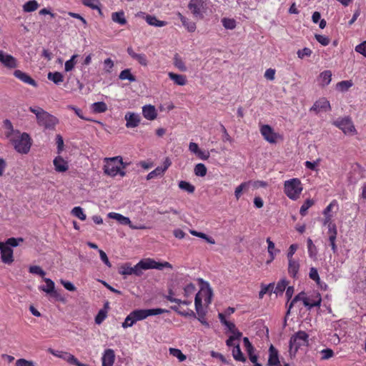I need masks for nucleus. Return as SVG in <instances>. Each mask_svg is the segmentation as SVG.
Instances as JSON below:
<instances>
[{"mask_svg": "<svg viewBox=\"0 0 366 366\" xmlns=\"http://www.w3.org/2000/svg\"><path fill=\"white\" fill-rule=\"evenodd\" d=\"M3 128L6 139L12 144L16 152L21 154H26L29 152L32 141L27 133H21L19 130L14 129L9 119L4 121Z\"/></svg>", "mask_w": 366, "mask_h": 366, "instance_id": "f257e3e1", "label": "nucleus"}, {"mask_svg": "<svg viewBox=\"0 0 366 366\" xmlns=\"http://www.w3.org/2000/svg\"><path fill=\"white\" fill-rule=\"evenodd\" d=\"M106 164L104 166V172L106 174L115 177L119 174L122 177L125 175V172L121 171L124 168L122 158L119 156L114 157H107L104 159Z\"/></svg>", "mask_w": 366, "mask_h": 366, "instance_id": "f03ea898", "label": "nucleus"}, {"mask_svg": "<svg viewBox=\"0 0 366 366\" xmlns=\"http://www.w3.org/2000/svg\"><path fill=\"white\" fill-rule=\"evenodd\" d=\"M302 189L301 181L297 178L290 179L284 183V192L292 200L299 199Z\"/></svg>", "mask_w": 366, "mask_h": 366, "instance_id": "7ed1b4c3", "label": "nucleus"}, {"mask_svg": "<svg viewBox=\"0 0 366 366\" xmlns=\"http://www.w3.org/2000/svg\"><path fill=\"white\" fill-rule=\"evenodd\" d=\"M309 335L305 331H299L294 334L290 340L289 352L291 357L295 356L298 349L308 345Z\"/></svg>", "mask_w": 366, "mask_h": 366, "instance_id": "20e7f679", "label": "nucleus"}, {"mask_svg": "<svg viewBox=\"0 0 366 366\" xmlns=\"http://www.w3.org/2000/svg\"><path fill=\"white\" fill-rule=\"evenodd\" d=\"M200 293L204 294L205 296L204 301L207 304L211 303L213 295L212 290L209 287V285L207 282H205L204 285L202 287L200 292L196 295L194 300L195 309L199 316L204 315Z\"/></svg>", "mask_w": 366, "mask_h": 366, "instance_id": "39448f33", "label": "nucleus"}, {"mask_svg": "<svg viewBox=\"0 0 366 366\" xmlns=\"http://www.w3.org/2000/svg\"><path fill=\"white\" fill-rule=\"evenodd\" d=\"M188 9L196 19H203L207 9V0H189Z\"/></svg>", "mask_w": 366, "mask_h": 366, "instance_id": "423d86ee", "label": "nucleus"}, {"mask_svg": "<svg viewBox=\"0 0 366 366\" xmlns=\"http://www.w3.org/2000/svg\"><path fill=\"white\" fill-rule=\"evenodd\" d=\"M139 266L142 267L143 270L157 269L162 270L164 268L172 269V265L167 262H157L154 259L151 258H146L139 262Z\"/></svg>", "mask_w": 366, "mask_h": 366, "instance_id": "0eeeda50", "label": "nucleus"}, {"mask_svg": "<svg viewBox=\"0 0 366 366\" xmlns=\"http://www.w3.org/2000/svg\"><path fill=\"white\" fill-rule=\"evenodd\" d=\"M167 310L161 308L135 310L132 314L136 322L143 320L149 316L158 315L166 312Z\"/></svg>", "mask_w": 366, "mask_h": 366, "instance_id": "6e6552de", "label": "nucleus"}, {"mask_svg": "<svg viewBox=\"0 0 366 366\" xmlns=\"http://www.w3.org/2000/svg\"><path fill=\"white\" fill-rule=\"evenodd\" d=\"M297 301H302L305 307H307L308 309H311L314 307H318L320 305L321 297H317V300H315L312 302H309V297H306L305 293L304 292H300L291 301L288 307V313L290 312L291 308L294 306L295 303L297 302Z\"/></svg>", "mask_w": 366, "mask_h": 366, "instance_id": "1a4fd4ad", "label": "nucleus"}, {"mask_svg": "<svg viewBox=\"0 0 366 366\" xmlns=\"http://www.w3.org/2000/svg\"><path fill=\"white\" fill-rule=\"evenodd\" d=\"M334 124L345 134L354 135L356 134L355 126L349 117L338 119L334 122Z\"/></svg>", "mask_w": 366, "mask_h": 366, "instance_id": "9d476101", "label": "nucleus"}, {"mask_svg": "<svg viewBox=\"0 0 366 366\" xmlns=\"http://www.w3.org/2000/svg\"><path fill=\"white\" fill-rule=\"evenodd\" d=\"M48 351L54 356L63 359L69 364L75 365L76 366H89L88 365L80 362L76 357H75L73 355L69 352H59L57 350H54L51 348H49Z\"/></svg>", "mask_w": 366, "mask_h": 366, "instance_id": "9b49d317", "label": "nucleus"}, {"mask_svg": "<svg viewBox=\"0 0 366 366\" xmlns=\"http://www.w3.org/2000/svg\"><path fill=\"white\" fill-rule=\"evenodd\" d=\"M335 207H337L338 204L336 200H332L323 211L325 217L322 222L325 226L327 225L328 229L330 228L331 225H335V224L332 221V214H331V212Z\"/></svg>", "mask_w": 366, "mask_h": 366, "instance_id": "f8f14e48", "label": "nucleus"}, {"mask_svg": "<svg viewBox=\"0 0 366 366\" xmlns=\"http://www.w3.org/2000/svg\"><path fill=\"white\" fill-rule=\"evenodd\" d=\"M37 122L40 126H43L46 129H51L56 124L57 119L55 117L46 112L45 113H43V115H41Z\"/></svg>", "mask_w": 366, "mask_h": 366, "instance_id": "ddd939ff", "label": "nucleus"}, {"mask_svg": "<svg viewBox=\"0 0 366 366\" xmlns=\"http://www.w3.org/2000/svg\"><path fill=\"white\" fill-rule=\"evenodd\" d=\"M260 132L264 139L269 143H275L277 138V134L273 131L272 128L266 124L263 125L260 129Z\"/></svg>", "mask_w": 366, "mask_h": 366, "instance_id": "4468645a", "label": "nucleus"}, {"mask_svg": "<svg viewBox=\"0 0 366 366\" xmlns=\"http://www.w3.org/2000/svg\"><path fill=\"white\" fill-rule=\"evenodd\" d=\"M0 62L5 66L14 69L17 66L16 59L11 55L0 50Z\"/></svg>", "mask_w": 366, "mask_h": 366, "instance_id": "2eb2a0df", "label": "nucleus"}, {"mask_svg": "<svg viewBox=\"0 0 366 366\" xmlns=\"http://www.w3.org/2000/svg\"><path fill=\"white\" fill-rule=\"evenodd\" d=\"M330 109V102L325 98H321L316 101L310 110L314 111L316 113L321 112H327Z\"/></svg>", "mask_w": 366, "mask_h": 366, "instance_id": "dca6fc26", "label": "nucleus"}, {"mask_svg": "<svg viewBox=\"0 0 366 366\" xmlns=\"http://www.w3.org/2000/svg\"><path fill=\"white\" fill-rule=\"evenodd\" d=\"M115 361V354L112 349H106L102 357V366H113Z\"/></svg>", "mask_w": 366, "mask_h": 366, "instance_id": "f3484780", "label": "nucleus"}, {"mask_svg": "<svg viewBox=\"0 0 366 366\" xmlns=\"http://www.w3.org/2000/svg\"><path fill=\"white\" fill-rule=\"evenodd\" d=\"M125 120H126V127L127 128H134L137 127L141 120L140 116L138 114L133 112H127L125 114Z\"/></svg>", "mask_w": 366, "mask_h": 366, "instance_id": "a211bd4d", "label": "nucleus"}, {"mask_svg": "<svg viewBox=\"0 0 366 366\" xmlns=\"http://www.w3.org/2000/svg\"><path fill=\"white\" fill-rule=\"evenodd\" d=\"M267 364L269 366H282L279 359L278 350L272 345H271L269 348Z\"/></svg>", "mask_w": 366, "mask_h": 366, "instance_id": "6ab92c4d", "label": "nucleus"}, {"mask_svg": "<svg viewBox=\"0 0 366 366\" xmlns=\"http://www.w3.org/2000/svg\"><path fill=\"white\" fill-rule=\"evenodd\" d=\"M327 234L328 240L330 242L332 250L334 253H335L337 251V247L335 243L337 234V229L336 225H331L330 228L328 229Z\"/></svg>", "mask_w": 366, "mask_h": 366, "instance_id": "aec40b11", "label": "nucleus"}, {"mask_svg": "<svg viewBox=\"0 0 366 366\" xmlns=\"http://www.w3.org/2000/svg\"><path fill=\"white\" fill-rule=\"evenodd\" d=\"M14 74L17 79H20L23 82L31 85L34 87L37 86L36 81L34 79H33L29 75L21 71V70H16Z\"/></svg>", "mask_w": 366, "mask_h": 366, "instance_id": "412c9836", "label": "nucleus"}, {"mask_svg": "<svg viewBox=\"0 0 366 366\" xmlns=\"http://www.w3.org/2000/svg\"><path fill=\"white\" fill-rule=\"evenodd\" d=\"M128 54L134 59L137 60L142 66H146L148 64V60L144 54H137L134 52L132 47L127 48Z\"/></svg>", "mask_w": 366, "mask_h": 366, "instance_id": "4be33fe9", "label": "nucleus"}, {"mask_svg": "<svg viewBox=\"0 0 366 366\" xmlns=\"http://www.w3.org/2000/svg\"><path fill=\"white\" fill-rule=\"evenodd\" d=\"M177 15L178 18L180 19V21H182L183 26L189 32L192 33L196 30V29H197L196 24L193 21L185 17L180 12H177Z\"/></svg>", "mask_w": 366, "mask_h": 366, "instance_id": "5701e85b", "label": "nucleus"}, {"mask_svg": "<svg viewBox=\"0 0 366 366\" xmlns=\"http://www.w3.org/2000/svg\"><path fill=\"white\" fill-rule=\"evenodd\" d=\"M54 165L56 171L59 172H64L68 170L69 165L61 157L58 156L54 159Z\"/></svg>", "mask_w": 366, "mask_h": 366, "instance_id": "b1692460", "label": "nucleus"}, {"mask_svg": "<svg viewBox=\"0 0 366 366\" xmlns=\"http://www.w3.org/2000/svg\"><path fill=\"white\" fill-rule=\"evenodd\" d=\"M2 262L6 264H10L14 261L13 250L7 245H5L1 250Z\"/></svg>", "mask_w": 366, "mask_h": 366, "instance_id": "393cba45", "label": "nucleus"}, {"mask_svg": "<svg viewBox=\"0 0 366 366\" xmlns=\"http://www.w3.org/2000/svg\"><path fill=\"white\" fill-rule=\"evenodd\" d=\"M142 114L144 118L148 120H154L157 118L156 109L152 105H146L142 107Z\"/></svg>", "mask_w": 366, "mask_h": 366, "instance_id": "a878e982", "label": "nucleus"}, {"mask_svg": "<svg viewBox=\"0 0 366 366\" xmlns=\"http://www.w3.org/2000/svg\"><path fill=\"white\" fill-rule=\"evenodd\" d=\"M300 269L299 261L295 259H288V273L292 277H296Z\"/></svg>", "mask_w": 366, "mask_h": 366, "instance_id": "bb28decb", "label": "nucleus"}, {"mask_svg": "<svg viewBox=\"0 0 366 366\" xmlns=\"http://www.w3.org/2000/svg\"><path fill=\"white\" fill-rule=\"evenodd\" d=\"M108 216L112 219H116L120 224L128 225L130 227L132 222L129 217H124L122 214L116 212H110L109 213Z\"/></svg>", "mask_w": 366, "mask_h": 366, "instance_id": "cd10ccee", "label": "nucleus"}, {"mask_svg": "<svg viewBox=\"0 0 366 366\" xmlns=\"http://www.w3.org/2000/svg\"><path fill=\"white\" fill-rule=\"evenodd\" d=\"M168 76L177 85L184 86L187 82L186 76L184 75L169 72Z\"/></svg>", "mask_w": 366, "mask_h": 366, "instance_id": "c85d7f7f", "label": "nucleus"}, {"mask_svg": "<svg viewBox=\"0 0 366 366\" xmlns=\"http://www.w3.org/2000/svg\"><path fill=\"white\" fill-rule=\"evenodd\" d=\"M145 20L148 24L156 27H163L167 25V21L158 20L156 16L152 15H147Z\"/></svg>", "mask_w": 366, "mask_h": 366, "instance_id": "c756f323", "label": "nucleus"}, {"mask_svg": "<svg viewBox=\"0 0 366 366\" xmlns=\"http://www.w3.org/2000/svg\"><path fill=\"white\" fill-rule=\"evenodd\" d=\"M267 242L268 244L267 250L270 257L269 259L267 261V264H269L274 260L276 254L280 251L275 249L274 243L270 239V238L267 239Z\"/></svg>", "mask_w": 366, "mask_h": 366, "instance_id": "7c9ffc66", "label": "nucleus"}, {"mask_svg": "<svg viewBox=\"0 0 366 366\" xmlns=\"http://www.w3.org/2000/svg\"><path fill=\"white\" fill-rule=\"evenodd\" d=\"M250 183L251 182L249 181L244 182L236 187L234 190V196L237 200L241 197L243 192H247L248 191Z\"/></svg>", "mask_w": 366, "mask_h": 366, "instance_id": "2f4dec72", "label": "nucleus"}, {"mask_svg": "<svg viewBox=\"0 0 366 366\" xmlns=\"http://www.w3.org/2000/svg\"><path fill=\"white\" fill-rule=\"evenodd\" d=\"M232 354L233 356V358L236 361L244 362L246 361V357L244 356L243 353L242 352L239 347V344L237 343L236 345L233 347L232 350Z\"/></svg>", "mask_w": 366, "mask_h": 366, "instance_id": "473e14b6", "label": "nucleus"}, {"mask_svg": "<svg viewBox=\"0 0 366 366\" xmlns=\"http://www.w3.org/2000/svg\"><path fill=\"white\" fill-rule=\"evenodd\" d=\"M332 80V72L330 70H326L320 73L319 81L320 84L322 86L328 85Z\"/></svg>", "mask_w": 366, "mask_h": 366, "instance_id": "72a5a7b5", "label": "nucleus"}, {"mask_svg": "<svg viewBox=\"0 0 366 366\" xmlns=\"http://www.w3.org/2000/svg\"><path fill=\"white\" fill-rule=\"evenodd\" d=\"M112 20L120 25H124L127 24V19L124 16L123 11L114 12L112 14Z\"/></svg>", "mask_w": 366, "mask_h": 366, "instance_id": "f704fd0d", "label": "nucleus"}, {"mask_svg": "<svg viewBox=\"0 0 366 366\" xmlns=\"http://www.w3.org/2000/svg\"><path fill=\"white\" fill-rule=\"evenodd\" d=\"M44 282H46V285L39 287V289L47 294L56 293L54 290V282L49 278H45Z\"/></svg>", "mask_w": 366, "mask_h": 366, "instance_id": "c9c22d12", "label": "nucleus"}, {"mask_svg": "<svg viewBox=\"0 0 366 366\" xmlns=\"http://www.w3.org/2000/svg\"><path fill=\"white\" fill-rule=\"evenodd\" d=\"M47 78L49 80L53 81L55 84H60L64 81L63 74L58 71L49 72L47 74Z\"/></svg>", "mask_w": 366, "mask_h": 366, "instance_id": "e433bc0d", "label": "nucleus"}, {"mask_svg": "<svg viewBox=\"0 0 366 366\" xmlns=\"http://www.w3.org/2000/svg\"><path fill=\"white\" fill-rule=\"evenodd\" d=\"M119 78L121 80H129L130 82H134L137 80L129 69L122 70L119 75Z\"/></svg>", "mask_w": 366, "mask_h": 366, "instance_id": "4c0bfd02", "label": "nucleus"}, {"mask_svg": "<svg viewBox=\"0 0 366 366\" xmlns=\"http://www.w3.org/2000/svg\"><path fill=\"white\" fill-rule=\"evenodd\" d=\"M39 8V4L36 0H30L23 5V10L25 12H32Z\"/></svg>", "mask_w": 366, "mask_h": 366, "instance_id": "58836bf2", "label": "nucleus"}, {"mask_svg": "<svg viewBox=\"0 0 366 366\" xmlns=\"http://www.w3.org/2000/svg\"><path fill=\"white\" fill-rule=\"evenodd\" d=\"M94 113H102L107 110V105L104 102H98L92 104Z\"/></svg>", "mask_w": 366, "mask_h": 366, "instance_id": "ea45409f", "label": "nucleus"}, {"mask_svg": "<svg viewBox=\"0 0 366 366\" xmlns=\"http://www.w3.org/2000/svg\"><path fill=\"white\" fill-rule=\"evenodd\" d=\"M189 232H190L191 234H192V235H194L195 237H198L199 238H202V239L206 240L208 243H209L211 244H215L214 239L212 237L207 236L204 233H202V232H197L196 230H190Z\"/></svg>", "mask_w": 366, "mask_h": 366, "instance_id": "a19ab883", "label": "nucleus"}, {"mask_svg": "<svg viewBox=\"0 0 366 366\" xmlns=\"http://www.w3.org/2000/svg\"><path fill=\"white\" fill-rule=\"evenodd\" d=\"M78 56H79L78 54H74L71 56L70 59L67 60L65 62V64H64L65 71L68 72V71H71L74 69V66L76 64V58Z\"/></svg>", "mask_w": 366, "mask_h": 366, "instance_id": "79ce46f5", "label": "nucleus"}, {"mask_svg": "<svg viewBox=\"0 0 366 366\" xmlns=\"http://www.w3.org/2000/svg\"><path fill=\"white\" fill-rule=\"evenodd\" d=\"M207 167L202 163L196 164L194 169L195 175L201 177H203L207 174Z\"/></svg>", "mask_w": 366, "mask_h": 366, "instance_id": "37998d69", "label": "nucleus"}, {"mask_svg": "<svg viewBox=\"0 0 366 366\" xmlns=\"http://www.w3.org/2000/svg\"><path fill=\"white\" fill-rule=\"evenodd\" d=\"M174 64L181 71H187V66H185L184 62L177 54L174 57Z\"/></svg>", "mask_w": 366, "mask_h": 366, "instance_id": "c03bdc74", "label": "nucleus"}, {"mask_svg": "<svg viewBox=\"0 0 366 366\" xmlns=\"http://www.w3.org/2000/svg\"><path fill=\"white\" fill-rule=\"evenodd\" d=\"M223 26L226 29H234L236 27V21L234 19L223 18L222 19Z\"/></svg>", "mask_w": 366, "mask_h": 366, "instance_id": "a18cd8bd", "label": "nucleus"}, {"mask_svg": "<svg viewBox=\"0 0 366 366\" xmlns=\"http://www.w3.org/2000/svg\"><path fill=\"white\" fill-rule=\"evenodd\" d=\"M71 214L82 221L85 220L86 218L83 209L80 207H74L71 210Z\"/></svg>", "mask_w": 366, "mask_h": 366, "instance_id": "49530a36", "label": "nucleus"}, {"mask_svg": "<svg viewBox=\"0 0 366 366\" xmlns=\"http://www.w3.org/2000/svg\"><path fill=\"white\" fill-rule=\"evenodd\" d=\"M179 187L181 189L185 190L189 193H193L195 190V187L189 182L186 181H180L179 182Z\"/></svg>", "mask_w": 366, "mask_h": 366, "instance_id": "de8ad7c7", "label": "nucleus"}, {"mask_svg": "<svg viewBox=\"0 0 366 366\" xmlns=\"http://www.w3.org/2000/svg\"><path fill=\"white\" fill-rule=\"evenodd\" d=\"M169 354L177 357L180 362H183L186 360V355H184L182 351L176 348H169Z\"/></svg>", "mask_w": 366, "mask_h": 366, "instance_id": "09e8293b", "label": "nucleus"}, {"mask_svg": "<svg viewBox=\"0 0 366 366\" xmlns=\"http://www.w3.org/2000/svg\"><path fill=\"white\" fill-rule=\"evenodd\" d=\"M287 285L288 282L285 279L281 280L277 282L274 292L276 294L282 293L285 290Z\"/></svg>", "mask_w": 366, "mask_h": 366, "instance_id": "8fccbe9b", "label": "nucleus"}, {"mask_svg": "<svg viewBox=\"0 0 366 366\" xmlns=\"http://www.w3.org/2000/svg\"><path fill=\"white\" fill-rule=\"evenodd\" d=\"M314 204V201L312 199H307L303 204L301 206L300 209V213L302 216H305L307 212L310 207H311Z\"/></svg>", "mask_w": 366, "mask_h": 366, "instance_id": "3c124183", "label": "nucleus"}, {"mask_svg": "<svg viewBox=\"0 0 366 366\" xmlns=\"http://www.w3.org/2000/svg\"><path fill=\"white\" fill-rule=\"evenodd\" d=\"M82 3L84 6H88L92 9H98L100 11V2L99 0H82Z\"/></svg>", "mask_w": 366, "mask_h": 366, "instance_id": "603ef678", "label": "nucleus"}, {"mask_svg": "<svg viewBox=\"0 0 366 366\" xmlns=\"http://www.w3.org/2000/svg\"><path fill=\"white\" fill-rule=\"evenodd\" d=\"M224 325L227 327L232 335H237V337H242V333L236 329L235 325L233 322L229 321L225 322H224Z\"/></svg>", "mask_w": 366, "mask_h": 366, "instance_id": "864d4df0", "label": "nucleus"}, {"mask_svg": "<svg viewBox=\"0 0 366 366\" xmlns=\"http://www.w3.org/2000/svg\"><path fill=\"white\" fill-rule=\"evenodd\" d=\"M352 86L351 81H342L337 84V89L341 92L347 91Z\"/></svg>", "mask_w": 366, "mask_h": 366, "instance_id": "5fc2aeb1", "label": "nucleus"}, {"mask_svg": "<svg viewBox=\"0 0 366 366\" xmlns=\"http://www.w3.org/2000/svg\"><path fill=\"white\" fill-rule=\"evenodd\" d=\"M136 322H137L131 312L125 318L124 322L122 323V326L123 328H127L133 326Z\"/></svg>", "mask_w": 366, "mask_h": 366, "instance_id": "6e6d98bb", "label": "nucleus"}, {"mask_svg": "<svg viewBox=\"0 0 366 366\" xmlns=\"http://www.w3.org/2000/svg\"><path fill=\"white\" fill-rule=\"evenodd\" d=\"M164 173V169H162V167H158L147 174V179L149 180L155 177L162 176Z\"/></svg>", "mask_w": 366, "mask_h": 366, "instance_id": "4d7b16f0", "label": "nucleus"}, {"mask_svg": "<svg viewBox=\"0 0 366 366\" xmlns=\"http://www.w3.org/2000/svg\"><path fill=\"white\" fill-rule=\"evenodd\" d=\"M307 249L308 253L310 257H315L317 254V248L315 245L313 244V242L311 239H307Z\"/></svg>", "mask_w": 366, "mask_h": 366, "instance_id": "13d9d810", "label": "nucleus"}, {"mask_svg": "<svg viewBox=\"0 0 366 366\" xmlns=\"http://www.w3.org/2000/svg\"><path fill=\"white\" fill-rule=\"evenodd\" d=\"M309 277L311 280H314L317 284H320V278L317 269L315 267H311L309 272Z\"/></svg>", "mask_w": 366, "mask_h": 366, "instance_id": "bf43d9fd", "label": "nucleus"}, {"mask_svg": "<svg viewBox=\"0 0 366 366\" xmlns=\"http://www.w3.org/2000/svg\"><path fill=\"white\" fill-rule=\"evenodd\" d=\"M29 271L31 274L39 275L40 277H44L46 272L39 266H31Z\"/></svg>", "mask_w": 366, "mask_h": 366, "instance_id": "052dcab7", "label": "nucleus"}, {"mask_svg": "<svg viewBox=\"0 0 366 366\" xmlns=\"http://www.w3.org/2000/svg\"><path fill=\"white\" fill-rule=\"evenodd\" d=\"M114 61L110 58H107L104 61V70L106 73H111L114 67Z\"/></svg>", "mask_w": 366, "mask_h": 366, "instance_id": "680f3d73", "label": "nucleus"}, {"mask_svg": "<svg viewBox=\"0 0 366 366\" xmlns=\"http://www.w3.org/2000/svg\"><path fill=\"white\" fill-rule=\"evenodd\" d=\"M119 272L123 275H131L133 272L132 267H131L130 264H125L121 267Z\"/></svg>", "mask_w": 366, "mask_h": 366, "instance_id": "e2e57ef3", "label": "nucleus"}, {"mask_svg": "<svg viewBox=\"0 0 366 366\" xmlns=\"http://www.w3.org/2000/svg\"><path fill=\"white\" fill-rule=\"evenodd\" d=\"M320 353L322 354V360H328L334 355L333 350L329 348L322 350Z\"/></svg>", "mask_w": 366, "mask_h": 366, "instance_id": "0e129e2a", "label": "nucleus"}, {"mask_svg": "<svg viewBox=\"0 0 366 366\" xmlns=\"http://www.w3.org/2000/svg\"><path fill=\"white\" fill-rule=\"evenodd\" d=\"M107 317V312L102 310L99 311L98 314L95 317V322L97 325H100Z\"/></svg>", "mask_w": 366, "mask_h": 366, "instance_id": "69168bd1", "label": "nucleus"}, {"mask_svg": "<svg viewBox=\"0 0 366 366\" xmlns=\"http://www.w3.org/2000/svg\"><path fill=\"white\" fill-rule=\"evenodd\" d=\"M15 365L16 366H35L32 361L23 358L17 360Z\"/></svg>", "mask_w": 366, "mask_h": 366, "instance_id": "338daca9", "label": "nucleus"}, {"mask_svg": "<svg viewBox=\"0 0 366 366\" xmlns=\"http://www.w3.org/2000/svg\"><path fill=\"white\" fill-rule=\"evenodd\" d=\"M355 51L366 57V41L358 44L355 47Z\"/></svg>", "mask_w": 366, "mask_h": 366, "instance_id": "774afa93", "label": "nucleus"}]
</instances>
